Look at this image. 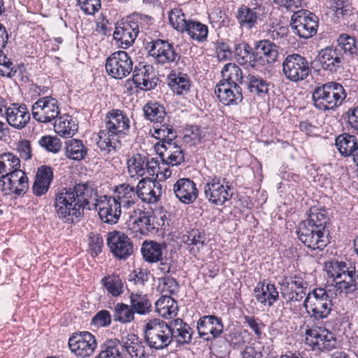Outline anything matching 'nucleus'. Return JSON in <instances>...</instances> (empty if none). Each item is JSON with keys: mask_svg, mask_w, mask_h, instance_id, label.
<instances>
[{"mask_svg": "<svg viewBox=\"0 0 358 358\" xmlns=\"http://www.w3.org/2000/svg\"><path fill=\"white\" fill-rule=\"evenodd\" d=\"M336 287L341 292L344 291L346 293H350L357 289L356 282V271L355 268L352 270L348 269V271L343 275V277L336 281Z\"/></svg>", "mask_w": 358, "mask_h": 358, "instance_id": "nucleus-47", "label": "nucleus"}, {"mask_svg": "<svg viewBox=\"0 0 358 358\" xmlns=\"http://www.w3.org/2000/svg\"><path fill=\"white\" fill-rule=\"evenodd\" d=\"M0 187L6 194L13 193L24 195L29 189V180L24 171L20 169L0 177Z\"/></svg>", "mask_w": 358, "mask_h": 358, "instance_id": "nucleus-16", "label": "nucleus"}, {"mask_svg": "<svg viewBox=\"0 0 358 358\" xmlns=\"http://www.w3.org/2000/svg\"><path fill=\"white\" fill-rule=\"evenodd\" d=\"M234 54L240 64H247L252 68L253 48L248 43L243 42L236 44L234 51L233 52Z\"/></svg>", "mask_w": 358, "mask_h": 358, "instance_id": "nucleus-45", "label": "nucleus"}, {"mask_svg": "<svg viewBox=\"0 0 358 358\" xmlns=\"http://www.w3.org/2000/svg\"><path fill=\"white\" fill-rule=\"evenodd\" d=\"M145 48L148 50L149 55L159 64L178 63L180 58L173 45L166 40H152L146 43Z\"/></svg>", "mask_w": 358, "mask_h": 358, "instance_id": "nucleus-12", "label": "nucleus"}, {"mask_svg": "<svg viewBox=\"0 0 358 358\" xmlns=\"http://www.w3.org/2000/svg\"><path fill=\"white\" fill-rule=\"evenodd\" d=\"M222 80L220 83H229L233 85L243 83V73L241 68L234 63L225 64L221 71Z\"/></svg>", "mask_w": 358, "mask_h": 358, "instance_id": "nucleus-37", "label": "nucleus"}, {"mask_svg": "<svg viewBox=\"0 0 358 358\" xmlns=\"http://www.w3.org/2000/svg\"><path fill=\"white\" fill-rule=\"evenodd\" d=\"M113 317L115 322L122 324L129 323L135 320V314L131 306L122 302H119L114 306Z\"/></svg>", "mask_w": 358, "mask_h": 358, "instance_id": "nucleus-43", "label": "nucleus"}, {"mask_svg": "<svg viewBox=\"0 0 358 358\" xmlns=\"http://www.w3.org/2000/svg\"><path fill=\"white\" fill-rule=\"evenodd\" d=\"M106 244L113 255L119 259H127L134 252L133 242L130 238L121 231L108 232Z\"/></svg>", "mask_w": 358, "mask_h": 358, "instance_id": "nucleus-17", "label": "nucleus"}, {"mask_svg": "<svg viewBox=\"0 0 358 358\" xmlns=\"http://www.w3.org/2000/svg\"><path fill=\"white\" fill-rule=\"evenodd\" d=\"M156 311L164 318H172L177 315L178 303L169 296H162L155 303Z\"/></svg>", "mask_w": 358, "mask_h": 358, "instance_id": "nucleus-35", "label": "nucleus"}, {"mask_svg": "<svg viewBox=\"0 0 358 358\" xmlns=\"http://www.w3.org/2000/svg\"><path fill=\"white\" fill-rule=\"evenodd\" d=\"M89 251L92 257H96L102 251L103 241L100 234L91 232L88 239Z\"/></svg>", "mask_w": 358, "mask_h": 358, "instance_id": "nucleus-54", "label": "nucleus"}, {"mask_svg": "<svg viewBox=\"0 0 358 358\" xmlns=\"http://www.w3.org/2000/svg\"><path fill=\"white\" fill-rule=\"evenodd\" d=\"M298 238L308 248L322 250L329 243L328 234L320 229L302 222L296 231Z\"/></svg>", "mask_w": 358, "mask_h": 358, "instance_id": "nucleus-11", "label": "nucleus"}, {"mask_svg": "<svg viewBox=\"0 0 358 358\" xmlns=\"http://www.w3.org/2000/svg\"><path fill=\"white\" fill-rule=\"evenodd\" d=\"M33 117L39 122L48 123L59 114L58 101L52 96H45L36 101L31 108Z\"/></svg>", "mask_w": 358, "mask_h": 358, "instance_id": "nucleus-18", "label": "nucleus"}, {"mask_svg": "<svg viewBox=\"0 0 358 358\" xmlns=\"http://www.w3.org/2000/svg\"><path fill=\"white\" fill-rule=\"evenodd\" d=\"M152 66L139 63L133 71L132 81L136 87L141 90H150L157 86V82L151 77Z\"/></svg>", "mask_w": 358, "mask_h": 358, "instance_id": "nucleus-28", "label": "nucleus"}, {"mask_svg": "<svg viewBox=\"0 0 358 358\" xmlns=\"http://www.w3.org/2000/svg\"><path fill=\"white\" fill-rule=\"evenodd\" d=\"M149 133L151 136L159 140L160 144L164 145L168 144V142H173L177 137L176 131L173 129V126L166 123L165 121L159 125L154 126Z\"/></svg>", "mask_w": 358, "mask_h": 358, "instance_id": "nucleus-38", "label": "nucleus"}, {"mask_svg": "<svg viewBox=\"0 0 358 358\" xmlns=\"http://www.w3.org/2000/svg\"><path fill=\"white\" fill-rule=\"evenodd\" d=\"M17 70L10 61L1 50L0 52V73L3 76L11 78L15 76Z\"/></svg>", "mask_w": 358, "mask_h": 358, "instance_id": "nucleus-56", "label": "nucleus"}, {"mask_svg": "<svg viewBox=\"0 0 358 358\" xmlns=\"http://www.w3.org/2000/svg\"><path fill=\"white\" fill-rule=\"evenodd\" d=\"M169 19L173 29L184 33V27H186L189 20L185 18V14L182 10L178 8L171 10L169 14Z\"/></svg>", "mask_w": 358, "mask_h": 358, "instance_id": "nucleus-49", "label": "nucleus"}, {"mask_svg": "<svg viewBox=\"0 0 358 358\" xmlns=\"http://www.w3.org/2000/svg\"><path fill=\"white\" fill-rule=\"evenodd\" d=\"M114 192L116 194L114 197L124 208H130L137 200V187L134 188L127 183H122L116 186Z\"/></svg>", "mask_w": 358, "mask_h": 358, "instance_id": "nucleus-30", "label": "nucleus"}, {"mask_svg": "<svg viewBox=\"0 0 358 358\" xmlns=\"http://www.w3.org/2000/svg\"><path fill=\"white\" fill-rule=\"evenodd\" d=\"M253 52L252 69H258L277 60L278 47L269 40H261L255 43Z\"/></svg>", "mask_w": 358, "mask_h": 358, "instance_id": "nucleus-15", "label": "nucleus"}, {"mask_svg": "<svg viewBox=\"0 0 358 358\" xmlns=\"http://www.w3.org/2000/svg\"><path fill=\"white\" fill-rule=\"evenodd\" d=\"M322 338L318 341H313V345L322 346L326 350H330L334 348L336 345V340L334 335L329 332L326 331L325 334H322Z\"/></svg>", "mask_w": 358, "mask_h": 358, "instance_id": "nucleus-63", "label": "nucleus"}, {"mask_svg": "<svg viewBox=\"0 0 358 358\" xmlns=\"http://www.w3.org/2000/svg\"><path fill=\"white\" fill-rule=\"evenodd\" d=\"M337 17H345L352 14V8L348 2L343 0H337L331 6Z\"/></svg>", "mask_w": 358, "mask_h": 358, "instance_id": "nucleus-60", "label": "nucleus"}, {"mask_svg": "<svg viewBox=\"0 0 358 358\" xmlns=\"http://www.w3.org/2000/svg\"><path fill=\"white\" fill-rule=\"evenodd\" d=\"M53 171L50 166L43 165L38 169L36 178L50 184L53 180Z\"/></svg>", "mask_w": 358, "mask_h": 358, "instance_id": "nucleus-64", "label": "nucleus"}, {"mask_svg": "<svg viewBox=\"0 0 358 358\" xmlns=\"http://www.w3.org/2000/svg\"><path fill=\"white\" fill-rule=\"evenodd\" d=\"M145 160L140 155L131 157L127 160L128 171L131 174H137L142 176L145 173Z\"/></svg>", "mask_w": 358, "mask_h": 358, "instance_id": "nucleus-53", "label": "nucleus"}, {"mask_svg": "<svg viewBox=\"0 0 358 358\" xmlns=\"http://www.w3.org/2000/svg\"><path fill=\"white\" fill-rule=\"evenodd\" d=\"M303 306L315 324H319L330 315L333 304L325 289L315 288L306 295Z\"/></svg>", "mask_w": 358, "mask_h": 358, "instance_id": "nucleus-6", "label": "nucleus"}, {"mask_svg": "<svg viewBox=\"0 0 358 358\" xmlns=\"http://www.w3.org/2000/svg\"><path fill=\"white\" fill-rule=\"evenodd\" d=\"M184 33H187L192 39L199 43L207 41L208 27L207 25L193 20H189L186 27H184Z\"/></svg>", "mask_w": 358, "mask_h": 358, "instance_id": "nucleus-36", "label": "nucleus"}, {"mask_svg": "<svg viewBox=\"0 0 358 358\" xmlns=\"http://www.w3.org/2000/svg\"><path fill=\"white\" fill-rule=\"evenodd\" d=\"M78 3L87 15H94L101 8V0H78Z\"/></svg>", "mask_w": 358, "mask_h": 358, "instance_id": "nucleus-61", "label": "nucleus"}, {"mask_svg": "<svg viewBox=\"0 0 358 358\" xmlns=\"http://www.w3.org/2000/svg\"><path fill=\"white\" fill-rule=\"evenodd\" d=\"M65 149L67 157L76 161L84 159L87 152L82 141L78 139H70L66 141Z\"/></svg>", "mask_w": 358, "mask_h": 358, "instance_id": "nucleus-44", "label": "nucleus"}, {"mask_svg": "<svg viewBox=\"0 0 358 358\" xmlns=\"http://www.w3.org/2000/svg\"><path fill=\"white\" fill-rule=\"evenodd\" d=\"M97 196V191L88 182L76 184L73 188L62 187L55 193L54 207L57 216L64 222L72 223L84 209L89 210L90 199Z\"/></svg>", "mask_w": 358, "mask_h": 358, "instance_id": "nucleus-2", "label": "nucleus"}, {"mask_svg": "<svg viewBox=\"0 0 358 358\" xmlns=\"http://www.w3.org/2000/svg\"><path fill=\"white\" fill-rule=\"evenodd\" d=\"M349 268L343 262H331L328 269V273L336 281L341 280Z\"/></svg>", "mask_w": 358, "mask_h": 358, "instance_id": "nucleus-57", "label": "nucleus"}, {"mask_svg": "<svg viewBox=\"0 0 358 358\" xmlns=\"http://www.w3.org/2000/svg\"><path fill=\"white\" fill-rule=\"evenodd\" d=\"M155 149L164 164L177 166L185 160L183 150L174 141L164 145L157 143Z\"/></svg>", "mask_w": 358, "mask_h": 358, "instance_id": "nucleus-24", "label": "nucleus"}, {"mask_svg": "<svg viewBox=\"0 0 358 358\" xmlns=\"http://www.w3.org/2000/svg\"><path fill=\"white\" fill-rule=\"evenodd\" d=\"M192 329L182 319L177 318L166 322L155 318L149 320L144 327V337L147 345L155 350L168 348L176 341L178 345L189 344Z\"/></svg>", "mask_w": 358, "mask_h": 358, "instance_id": "nucleus-1", "label": "nucleus"}, {"mask_svg": "<svg viewBox=\"0 0 358 358\" xmlns=\"http://www.w3.org/2000/svg\"><path fill=\"white\" fill-rule=\"evenodd\" d=\"M152 213L150 211L140 210L138 217L134 220L133 223L134 227L136 226L138 228L136 231L145 235L150 232L154 233L157 231L160 224L157 223V226H156L155 222V217L152 215Z\"/></svg>", "mask_w": 358, "mask_h": 358, "instance_id": "nucleus-31", "label": "nucleus"}, {"mask_svg": "<svg viewBox=\"0 0 358 358\" xmlns=\"http://www.w3.org/2000/svg\"><path fill=\"white\" fill-rule=\"evenodd\" d=\"M196 329L199 338L211 342L222 334L224 324L220 317L214 315H204L198 320Z\"/></svg>", "mask_w": 358, "mask_h": 358, "instance_id": "nucleus-20", "label": "nucleus"}, {"mask_svg": "<svg viewBox=\"0 0 358 358\" xmlns=\"http://www.w3.org/2000/svg\"><path fill=\"white\" fill-rule=\"evenodd\" d=\"M105 66L109 76L115 79H122L131 72L133 63L127 52L119 50L107 58Z\"/></svg>", "mask_w": 358, "mask_h": 358, "instance_id": "nucleus-13", "label": "nucleus"}, {"mask_svg": "<svg viewBox=\"0 0 358 358\" xmlns=\"http://www.w3.org/2000/svg\"><path fill=\"white\" fill-rule=\"evenodd\" d=\"M192 247L189 249L191 254L196 255L199 252L201 249L203 248L205 241V237L201 235L199 230L192 231Z\"/></svg>", "mask_w": 358, "mask_h": 358, "instance_id": "nucleus-62", "label": "nucleus"}, {"mask_svg": "<svg viewBox=\"0 0 358 358\" xmlns=\"http://www.w3.org/2000/svg\"><path fill=\"white\" fill-rule=\"evenodd\" d=\"M5 115L8 123L17 129L25 127L30 120L29 112L24 103H12L6 108Z\"/></svg>", "mask_w": 358, "mask_h": 358, "instance_id": "nucleus-26", "label": "nucleus"}, {"mask_svg": "<svg viewBox=\"0 0 358 358\" xmlns=\"http://www.w3.org/2000/svg\"><path fill=\"white\" fill-rule=\"evenodd\" d=\"M20 168V160L11 152L0 155V177Z\"/></svg>", "mask_w": 358, "mask_h": 358, "instance_id": "nucleus-46", "label": "nucleus"}, {"mask_svg": "<svg viewBox=\"0 0 358 358\" xmlns=\"http://www.w3.org/2000/svg\"><path fill=\"white\" fill-rule=\"evenodd\" d=\"M290 27L300 38H310L317 34L318 17L309 10H301L294 13Z\"/></svg>", "mask_w": 358, "mask_h": 358, "instance_id": "nucleus-8", "label": "nucleus"}, {"mask_svg": "<svg viewBox=\"0 0 358 358\" xmlns=\"http://www.w3.org/2000/svg\"><path fill=\"white\" fill-rule=\"evenodd\" d=\"M340 154L343 157H352L355 149L358 148V143L355 136L343 134L336 138L335 143Z\"/></svg>", "mask_w": 358, "mask_h": 358, "instance_id": "nucleus-39", "label": "nucleus"}, {"mask_svg": "<svg viewBox=\"0 0 358 358\" xmlns=\"http://www.w3.org/2000/svg\"><path fill=\"white\" fill-rule=\"evenodd\" d=\"M328 220L327 212L325 208L313 206L309 210L308 218L303 222L325 231Z\"/></svg>", "mask_w": 358, "mask_h": 358, "instance_id": "nucleus-41", "label": "nucleus"}, {"mask_svg": "<svg viewBox=\"0 0 358 358\" xmlns=\"http://www.w3.org/2000/svg\"><path fill=\"white\" fill-rule=\"evenodd\" d=\"M101 284L108 294L113 297L120 296L124 293V283L122 278L116 273L104 276L101 280Z\"/></svg>", "mask_w": 358, "mask_h": 358, "instance_id": "nucleus-34", "label": "nucleus"}, {"mask_svg": "<svg viewBox=\"0 0 358 358\" xmlns=\"http://www.w3.org/2000/svg\"><path fill=\"white\" fill-rule=\"evenodd\" d=\"M215 94L224 105H237L243 100L242 89L240 85L229 83H217Z\"/></svg>", "mask_w": 358, "mask_h": 358, "instance_id": "nucleus-25", "label": "nucleus"}, {"mask_svg": "<svg viewBox=\"0 0 358 358\" xmlns=\"http://www.w3.org/2000/svg\"><path fill=\"white\" fill-rule=\"evenodd\" d=\"M101 350L96 358H145V347L137 335L129 334L121 340L108 339L101 345Z\"/></svg>", "mask_w": 358, "mask_h": 358, "instance_id": "nucleus-4", "label": "nucleus"}, {"mask_svg": "<svg viewBox=\"0 0 358 358\" xmlns=\"http://www.w3.org/2000/svg\"><path fill=\"white\" fill-rule=\"evenodd\" d=\"M173 192L178 200L185 204L194 203L199 194L195 182L186 178L176 181L173 185Z\"/></svg>", "mask_w": 358, "mask_h": 358, "instance_id": "nucleus-27", "label": "nucleus"}, {"mask_svg": "<svg viewBox=\"0 0 358 358\" xmlns=\"http://www.w3.org/2000/svg\"><path fill=\"white\" fill-rule=\"evenodd\" d=\"M130 120L125 111L111 109L105 117V129L98 134L97 146L107 153L121 148V138L128 136L130 131Z\"/></svg>", "mask_w": 358, "mask_h": 358, "instance_id": "nucleus-3", "label": "nucleus"}, {"mask_svg": "<svg viewBox=\"0 0 358 358\" xmlns=\"http://www.w3.org/2000/svg\"><path fill=\"white\" fill-rule=\"evenodd\" d=\"M138 33V25H134L128 16L125 20L116 24L113 37L124 45L123 48H128L134 43Z\"/></svg>", "mask_w": 358, "mask_h": 358, "instance_id": "nucleus-23", "label": "nucleus"}, {"mask_svg": "<svg viewBox=\"0 0 358 358\" xmlns=\"http://www.w3.org/2000/svg\"><path fill=\"white\" fill-rule=\"evenodd\" d=\"M129 301L134 314L145 315L152 310V303L148 295L142 292H131Z\"/></svg>", "mask_w": 358, "mask_h": 358, "instance_id": "nucleus-29", "label": "nucleus"}, {"mask_svg": "<svg viewBox=\"0 0 358 358\" xmlns=\"http://www.w3.org/2000/svg\"><path fill=\"white\" fill-rule=\"evenodd\" d=\"M317 58L322 69L326 71L338 73L344 69L345 58L334 45L320 50Z\"/></svg>", "mask_w": 358, "mask_h": 358, "instance_id": "nucleus-21", "label": "nucleus"}, {"mask_svg": "<svg viewBox=\"0 0 358 358\" xmlns=\"http://www.w3.org/2000/svg\"><path fill=\"white\" fill-rule=\"evenodd\" d=\"M215 49L219 61L229 60L233 57V51L230 46L222 39L215 42Z\"/></svg>", "mask_w": 358, "mask_h": 358, "instance_id": "nucleus-52", "label": "nucleus"}, {"mask_svg": "<svg viewBox=\"0 0 358 358\" xmlns=\"http://www.w3.org/2000/svg\"><path fill=\"white\" fill-rule=\"evenodd\" d=\"M264 6L257 1H251L248 5H241L238 7L236 18L239 26L248 30L255 27L258 21H261L265 17Z\"/></svg>", "mask_w": 358, "mask_h": 358, "instance_id": "nucleus-10", "label": "nucleus"}, {"mask_svg": "<svg viewBox=\"0 0 358 358\" xmlns=\"http://www.w3.org/2000/svg\"><path fill=\"white\" fill-rule=\"evenodd\" d=\"M129 17L134 22V25H138L139 31L140 28L142 30L148 29L149 26L154 22V19L151 16L138 13H134L129 15Z\"/></svg>", "mask_w": 358, "mask_h": 358, "instance_id": "nucleus-55", "label": "nucleus"}, {"mask_svg": "<svg viewBox=\"0 0 358 358\" xmlns=\"http://www.w3.org/2000/svg\"><path fill=\"white\" fill-rule=\"evenodd\" d=\"M112 316L108 310L99 311L92 319L91 324L95 327H108L111 324Z\"/></svg>", "mask_w": 358, "mask_h": 358, "instance_id": "nucleus-59", "label": "nucleus"}, {"mask_svg": "<svg viewBox=\"0 0 358 358\" xmlns=\"http://www.w3.org/2000/svg\"><path fill=\"white\" fill-rule=\"evenodd\" d=\"M230 189L231 185L227 178L217 176H208L203 188L204 195L212 204L223 206L232 197V194L229 192Z\"/></svg>", "mask_w": 358, "mask_h": 358, "instance_id": "nucleus-7", "label": "nucleus"}, {"mask_svg": "<svg viewBox=\"0 0 358 358\" xmlns=\"http://www.w3.org/2000/svg\"><path fill=\"white\" fill-rule=\"evenodd\" d=\"M337 45L334 46L343 57L345 55L354 58L357 55V46L356 44V38L347 34H341L338 37Z\"/></svg>", "mask_w": 358, "mask_h": 358, "instance_id": "nucleus-40", "label": "nucleus"}, {"mask_svg": "<svg viewBox=\"0 0 358 358\" xmlns=\"http://www.w3.org/2000/svg\"><path fill=\"white\" fill-rule=\"evenodd\" d=\"M39 145L47 151L57 153L62 148V143L57 137L44 136L38 141Z\"/></svg>", "mask_w": 358, "mask_h": 358, "instance_id": "nucleus-51", "label": "nucleus"}, {"mask_svg": "<svg viewBox=\"0 0 358 358\" xmlns=\"http://www.w3.org/2000/svg\"><path fill=\"white\" fill-rule=\"evenodd\" d=\"M146 120L155 124H162L166 117V112L163 105L156 101H149L143 108Z\"/></svg>", "mask_w": 358, "mask_h": 358, "instance_id": "nucleus-32", "label": "nucleus"}, {"mask_svg": "<svg viewBox=\"0 0 358 358\" xmlns=\"http://www.w3.org/2000/svg\"><path fill=\"white\" fill-rule=\"evenodd\" d=\"M247 79V87L251 93L262 96L268 92L269 84L266 80L253 75H249Z\"/></svg>", "mask_w": 358, "mask_h": 358, "instance_id": "nucleus-48", "label": "nucleus"}, {"mask_svg": "<svg viewBox=\"0 0 358 358\" xmlns=\"http://www.w3.org/2000/svg\"><path fill=\"white\" fill-rule=\"evenodd\" d=\"M282 68L285 77L294 83L305 80L310 73L308 60L296 53L288 55L282 64Z\"/></svg>", "mask_w": 358, "mask_h": 358, "instance_id": "nucleus-9", "label": "nucleus"}, {"mask_svg": "<svg viewBox=\"0 0 358 358\" xmlns=\"http://www.w3.org/2000/svg\"><path fill=\"white\" fill-rule=\"evenodd\" d=\"M346 96L345 90L340 83L329 82L314 90L312 100L315 108L326 111L341 106Z\"/></svg>", "mask_w": 358, "mask_h": 358, "instance_id": "nucleus-5", "label": "nucleus"}, {"mask_svg": "<svg viewBox=\"0 0 358 358\" xmlns=\"http://www.w3.org/2000/svg\"><path fill=\"white\" fill-rule=\"evenodd\" d=\"M162 195V186L150 178L141 179L137 185V198L148 203H155Z\"/></svg>", "mask_w": 358, "mask_h": 358, "instance_id": "nucleus-22", "label": "nucleus"}, {"mask_svg": "<svg viewBox=\"0 0 358 358\" xmlns=\"http://www.w3.org/2000/svg\"><path fill=\"white\" fill-rule=\"evenodd\" d=\"M94 206L98 210L102 222L110 224H114L118 222L122 213V206L116 198L108 195L101 196L96 199Z\"/></svg>", "mask_w": 358, "mask_h": 358, "instance_id": "nucleus-14", "label": "nucleus"}, {"mask_svg": "<svg viewBox=\"0 0 358 358\" xmlns=\"http://www.w3.org/2000/svg\"><path fill=\"white\" fill-rule=\"evenodd\" d=\"M169 86L173 92L178 94H182L184 92L189 90V80L186 74L180 73L178 76L171 79Z\"/></svg>", "mask_w": 358, "mask_h": 358, "instance_id": "nucleus-50", "label": "nucleus"}, {"mask_svg": "<svg viewBox=\"0 0 358 358\" xmlns=\"http://www.w3.org/2000/svg\"><path fill=\"white\" fill-rule=\"evenodd\" d=\"M55 132L65 138L73 136L78 131V124L72 116L65 114L60 116L54 125Z\"/></svg>", "mask_w": 358, "mask_h": 358, "instance_id": "nucleus-33", "label": "nucleus"}, {"mask_svg": "<svg viewBox=\"0 0 358 358\" xmlns=\"http://www.w3.org/2000/svg\"><path fill=\"white\" fill-rule=\"evenodd\" d=\"M150 271L147 269L138 268L129 275V280L134 282L136 285L144 286L148 280Z\"/></svg>", "mask_w": 358, "mask_h": 358, "instance_id": "nucleus-58", "label": "nucleus"}, {"mask_svg": "<svg viewBox=\"0 0 358 358\" xmlns=\"http://www.w3.org/2000/svg\"><path fill=\"white\" fill-rule=\"evenodd\" d=\"M143 259L149 263L162 261V250L161 245L155 241H145L141 247Z\"/></svg>", "mask_w": 358, "mask_h": 358, "instance_id": "nucleus-42", "label": "nucleus"}, {"mask_svg": "<svg viewBox=\"0 0 358 358\" xmlns=\"http://www.w3.org/2000/svg\"><path fill=\"white\" fill-rule=\"evenodd\" d=\"M69 347L75 355L89 357L97 347L95 336L88 331L73 333L69 339Z\"/></svg>", "mask_w": 358, "mask_h": 358, "instance_id": "nucleus-19", "label": "nucleus"}]
</instances>
